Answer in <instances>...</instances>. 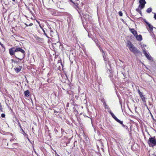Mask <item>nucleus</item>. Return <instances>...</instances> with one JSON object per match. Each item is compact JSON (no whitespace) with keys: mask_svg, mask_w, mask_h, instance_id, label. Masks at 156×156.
Returning a JSON list of instances; mask_svg holds the SVG:
<instances>
[{"mask_svg":"<svg viewBox=\"0 0 156 156\" xmlns=\"http://www.w3.org/2000/svg\"><path fill=\"white\" fill-rule=\"evenodd\" d=\"M58 156H60L59 155H58Z\"/></svg>","mask_w":156,"mask_h":156,"instance_id":"a19ab883","label":"nucleus"},{"mask_svg":"<svg viewBox=\"0 0 156 156\" xmlns=\"http://www.w3.org/2000/svg\"><path fill=\"white\" fill-rule=\"evenodd\" d=\"M144 22L147 24L146 28L147 30L150 32H152L153 31V27L152 25L147 22L146 20H144Z\"/></svg>","mask_w":156,"mask_h":156,"instance_id":"39448f33","label":"nucleus"},{"mask_svg":"<svg viewBox=\"0 0 156 156\" xmlns=\"http://www.w3.org/2000/svg\"><path fill=\"white\" fill-rule=\"evenodd\" d=\"M144 46L146 47V45H144Z\"/></svg>","mask_w":156,"mask_h":156,"instance_id":"4c0bfd02","label":"nucleus"},{"mask_svg":"<svg viewBox=\"0 0 156 156\" xmlns=\"http://www.w3.org/2000/svg\"><path fill=\"white\" fill-rule=\"evenodd\" d=\"M0 44L2 47V48L3 49V51H5V46L0 42Z\"/></svg>","mask_w":156,"mask_h":156,"instance_id":"412c9836","label":"nucleus"},{"mask_svg":"<svg viewBox=\"0 0 156 156\" xmlns=\"http://www.w3.org/2000/svg\"><path fill=\"white\" fill-rule=\"evenodd\" d=\"M11 140L10 141H11L12 140Z\"/></svg>","mask_w":156,"mask_h":156,"instance_id":"58836bf2","label":"nucleus"},{"mask_svg":"<svg viewBox=\"0 0 156 156\" xmlns=\"http://www.w3.org/2000/svg\"><path fill=\"white\" fill-rule=\"evenodd\" d=\"M108 112L109 113L111 114V116H112V118L117 122L120 123L122 126L126 128H127V126L125 125H124L123 124V121H121L116 116L114 115V114L111 112L110 110H109L108 111Z\"/></svg>","mask_w":156,"mask_h":156,"instance_id":"20e7f679","label":"nucleus"},{"mask_svg":"<svg viewBox=\"0 0 156 156\" xmlns=\"http://www.w3.org/2000/svg\"><path fill=\"white\" fill-rule=\"evenodd\" d=\"M129 30L131 33H132L133 34L134 36H136V35L137 34V32L134 29L131 28H129Z\"/></svg>","mask_w":156,"mask_h":156,"instance_id":"9b49d317","label":"nucleus"},{"mask_svg":"<svg viewBox=\"0 0 156 156\" xmlns=\"http://www.w3.org/2000/svg\"><path fill=\"white\" fill-rule=\"evenodd\" d=\"M74 5V7L78 11V12L79 13L80 16H81V10H78V9H79L78 7V4L77 3H75V2L73 3Z\"/></svg>","mask_w":156,"mask_h":156,"instance_id":"9d476101","label":"nucleus"},{"mask_svg":"<svg viewBox=\"0 0 156 156\" xmlns=\"http://www.w3.org/2000/svg\"><path fill=\"white\" fill-rule=\"evenodd\" d=\"M137 91L140 98L145 96V95H143V93L141 92L139 90H138Z\"/></svg>","mask_w":156,"mask_h":156,"instance_id":"4468645a","label":"nucleus"},{"mask_svg":"<svg viewBox=\"0 0 156 156\" xmlns=\"http://www.w3.org/2000/svg\"><path fill=\"white\" fill-rule=\"evenodd\" d=\"M27 9L30 11V12L32 14V13H33V12H32V11L30 10V8H29V7H27Z\"/></svg>","mask_w":156,"mask_h":156,"instance_id":"5701e85b","label":"nucleus"},{"mask_svg":"<svg viewBox=\"0 0 156 156\" xmlns=\"http://www.w3.org/2000/svg\"><path fill=\"white\" fill-rule=\"evenodd\" d=\"M105 107V109H108L109 108H108V106L106 103L105 102H104L103 103Z\"/></svg>","mask_w":156,"mask_h":156,"instance_id":"aec40b11","label":"nucleus"},{"mask_svg":"<svg viewBox=\"0 0 156 156\" xmlns=\"http://www.w3.org/2000/svg\"><path fill=\"white\" fill-rule=\"evenodd\" d=\"M41 28L42 29V28L41 26H40Z\"/></svg>","mask_w":156,"mask_h":156,"instance_id":"e433bc0d","label":"nucleus"},{"mask_svg":"<svg viewBox=\"0 0 156 156\" xmlns=\"http://www.w3.org/2000/svg\"><path fill=\"white\" fill-rule=\"evenodd\" d=\"M54 130L55 131V132L56 133H57V132H58V130H57V129H56V130L55 129V130Z\"/></svg>","mask_w":156,"mask_h":156,"instance_id":"2f4dec72","label":"nucleus"},{"mask_svg":"<svg viewBox=\"0 0 156 156\" xmlns=\"http://www.w3.org/2000/svg\"><path fill=\"white\" fill-rule=\"evenodd\" d=\"M49 28L50 30V31L51 33L53 32V31L51 30V27H49ZM50 35H51V36H52V34L51 33Z\"/></svg>","mask_w":156,"mask_h":156,"instance_id":"393cba45","label":"nucleus"},{"mask_svg":"<svg viewBox=\"0 0 156 156\" xmlns=\"http://www.w3.org/2000/svg\"><path fill=\"white\" fill-rule=\"evenodd\" d=\"M119 14L120 16H122V13L121 11H119Z\"/></svg>","mask_w":156,"mask_h":156,"instance_id":"b1692460","label":"nucleus"},{"mask_svg":"<svg viewBox=\"0 0 156 156\" xmlns=\"http://www.w3.org/2000/svg\"><path fill=\"white\" fill-rule=\"evenodd\" d=\"M147 143L150 147H153L156 145V138L155 136H151L149 138Z\"/></svg>","mask_w":156,"mask_h":156,"instance_id":"7ed1b4c3","label":"nucleus"},{"mask_svg":"<svg viewBox=\"0 0 156 156\" xmlns=\"http://www.w3.org/2000/svg\"><path fill=\"white\" fill-rule=\"evenodd\" d=\"M141 98L143 102L144 103H145L146 102V101L145 100V99H146L145 96L143 97H141Z\"/></svg>","mask_w":156,"mask_h":156,"instance_id":"6ab92c4d","label":"nucleus"},{"mask_svg":"<svg viewBox=\"0 0 156 156\" xmlns=\"http://www.w3.org/2000/svg\"><path fill=\"white\" fill-rule=\"evenodd\" d=\"M135 37H136V38L137 40L141 41L142 40V36L141 35H138L137 34Z\"/></svg>","mask_w":156,"mask_h":156,"instance_id":"f8f14e48","label":"nucleus"},{"mask_svg":"<svg viewBox=\"0 0 156 156\" xmlns=\"http://www.w3.org/2000/svg\"><path fill=\"white\" fill-rule=\"evenodd\" d=\"M61 131L62 133H63L64 132V130L62 129H61Z\"/></svg>","mask_w":156,"mask_h":156,"instance_id":"c756f323","label":"nucleus"},{"mask_svg":"<svg viewBox=\"0 0 156 156\" xmlns=\"http://www.w3.org/2000/svg\"><path fill=\"white\" fill-rule=\"evenodd\" d=\"M97 46L98 47V48H99V49H100V51L102 53V52H104L103 50L102 49V48H101V47L100 46V45L99 44H97Z\"/></svg>","mask_w":156,"mask_h":156,"instance_id":"dca6fc26","label":"nucleus"},{"mask_svg":"<svg viewBox=\"0 0 156 156\" xmlns=\"http://www.w3.org/2000/svg\"><path fill=\"white\" fill-rule=\"evenodd\" d=\"M10 55L18 59L22 60L25 56V51L22 48L17 47H13L9 49Z\"/></svg>","mask_w":156,"mask_h":156,"instance_id":"f257e3e1","label":"nucleus"},{"mask_svg":"<svg viewBox=\"0 0 156 156\" xmlns=\"http://www.w3.org/2000/svg\"><path fill=\"white\" fill-rule=\"evenodd\" d=\"M1 117L2 118H5V115L3 113L2 114H1Z\"/></svg>","mask_w":156,"mask_h":156,"instance_id":"a878e982","label":"nucleus"},{"mask_svg":"<svg viewBox=\"0 0 156 156\" xmlns=\"http://www.w3.org/2000/svg\"><path fill=\"white\" fill-rule=\"evenodd\" d=\"M152 9L151 8H148L146 10V12H147L150 13L152 11Z\"/></svg>","mask_w":156,"mask_h":156,"instance_id":"a211bd4d","label":"nucleus"},{"mask_svg":"<svg viewBox=\"0 0 156 156\" xmlns=\"http://www.w3.org/2000/svg\"><path fill=\"white\" fill-rule=\"evenodd\" d=\"M102 55L103 58L104 59V61L105 62V63L106 64V65H108V66L110 67V63L109 61H108V58H106L105 54V52H104V53L102 52Z\"/></svg>","mask_w":156,"mask_h":156,"instance_id":"6e6552de","label":"nucleus"},{"mask_svg":"<svg viewBox=\"0 0 156 156\" xmlns=\"http://www.w3.org/2000/svg\"><path fill=\"white\" fill-rule=\"evenodd\" d=\"M143 53L144 54V55L149 60L151 59V57L148 54L146 51L145 49L144 48L142 49Z\"/></svg>","mask_w":156,"mask_h":156,"instance_id":"1a4fd4ad","label":"nucleus"},{"mask_svg":"<svg viewBox=\"0 0 156 156\" xmlns=\"http://www.w3.org/2000/svg\"><path fill=\"white\" fill-rule=\"evenodd\" d=\"M139 13H140V14H141V12H139Z\"/></svg>","mask_w":156,"mask_h":156,"instance_id":"f704fd0d","label":"nucleus"},{"mask_svg":"<svg viewBox=\"0 0 156 156\" xmlns=\"http://www.w3.org/2000/svg\"><path fill=\"white\" fill-rule=\"evenodd\" d=\"M56 111L55 110H54V113H55L56 112Z\"/></svg>","mask_w":156,"mask_h":156,"instance_id":"c9c22d12","label":"nucleus"},{"mask_svg":"<svg viewBox=\"0 0 156 156\" xmlns=\"http://www.w3.org/2000/svg\"><path fill=\"white\" fill-rule=\"evenodd\" d=\"M17 121L18 122V125L20 127V128L21 129V130L22 131V134L25 136H27V139H28V140L30 141L29 139L28 138V135L23 130V129L22 128V127L21 126V125L20 123V122L19 120H17Z\"/></svg>","mask_w":156,"mask_h":156,"instance_id":"0eeeda50","label":"nucleus"},{"mask_svg":"<svg viewBox=\"0 0 156 156\" xmlns=\"http://www.w3.org/2000/svg\"><path fill=\"white\" fill-rule=\"evenodd\" d=\"M51 13L52 15H55V13Z\"/></svg>","mask_w":156,"mask_h":156,"instance_id":"473e14b6","label":"nucleus"},{"mask_svg":"<svg viewBox=\"0 0 156 156\" xmlns=\"http://www.w3.org/2000/svg\"><path fill=\"white\" fill-rule=\"evenodd\" d=\"M96 41H97V40H96V41H95V42H96Z\"/></svg>","mask_w":156,"mask_h":156,"instance_id":"ea45409f","label":"nucleus"},{"mask_svg":"<svg viewBox=\"0 0 156 156\" xmlns=\"http://www.w3.org/2000/svg\"><path fill=\"white\" fill-rule=\"evenodd\" d=\"M154 18L156 20V13H154Z\"/></svg>","mask_w":156,"mask_h":156,"instance_id":"cd10ccee","label":"nucleus"},{"mask_svg":"<svg viewBox=\"0 0 156 156\" xmlns=\"http://www.w3.org/2000/svg\"><path fill=\"white\" fill-rule=\"evenodd\" d=\"M42 29L43 30V31L44 33V34L45 35L47 38H49L50 37L48 36L47 35V34L46 33L45 30L43 28H42Z\"/></svg>","mask_w":156,"mask_h":156,"instance_id":"f3484780","label":"nucleus"},{"mask_svg":"<svg viewBox=\"0 0 156 156\" xmlns=\"http://www.w3.org/2000/svg\"><path fill=\"white\" fill-rule=\"evenodd\" d=\"M12 0V1L14 2H15L16 0Z\"/></svg>","mask_w":156,"mask_h":156,"instance_id":"72a5a7b5","label":"nucleus"},{"mask_svg":"<svg viewBox=\"0 0 156 156\" xmlns=\"http://www.w3.org/2000/svg\"><path fill=\"white\" fill-rule=\"evenodd\" d=\"M25 96L27 97H28L30 95V91L29 90H27L24 91Z\"/></svg>","mask_w":156,"mask_h":156,"instance_id":"ddd939ff","label":"nucleus"},{"mask_svg":"<svg viewBox=\"0 0 156 156\" xmlns=\"http://www.w3.org/2000/svg\"><path fill=\"white\" fill-rule=\"evenodd\" d=\"M140 5H139V7L140 8V9H143L145 7V5L146 3V1L145 0H140L139 1Z\"/></svg>","mask_w":156,"mask_h":156,"instance_id":"423d86ee","label":"nucleus"},{"mask_svg":"<svg viewBox=\"0 0 156 156\" xmlns=\"http://www.w3.org/2000/svg\"><path fill=\"white\" fill-rule=\"evenodd\" d=\"M33 25V23H30L29 24V26H32Z\"/></svg>","mask_w":156,"mask_h":156,"instance_id":"7c9ffc66","label":"nucleus"},{"mask_svg":"<svg viewBox=\"0 0 156 156\" xmlns=\"http://www.w3.org/2000/svg\"><path fill=\"white\" fill-rule=\"evenodd\" d=\"M14 69L15 71L17 73L20 72L21 70V68H20L18 67L14 68Z\"/></svg>","mask_w":156,"mask_h":156,"instance_id":"2eb2a0df","label":"nucleus"},{"mask_svg":"<svg viewBox=\"0 0 156 156\" xmlns=\"http://www.w3.org/2000/svg\"><path fill=\"white\" fill-rule=\"evenodd\" d=\"M141 9H140V8L139 7V6L138 8L136 9V11L137 12H141Z\"/></svg>","mask_w":156,"mask_h":156,"instance_id":"4be33fe9","label":"nucleus"},{"mask_svg":"<svg viewBox=\"0 0 156 156\" xmlns=\"http://www.w3.org/2000/svg\"><path fill=\"white\" fill-rule=\"evenodd\" d=\"M127 46L129 48L130 51L134 54L140 53V52L129 41L127 43Z\"/></svg>","mask_w":156,"mask_h":156,"instance_id":"f03ea898","label":"nucleus"},{"mask_svg":"<svg viewBox=\"0 0 156 156\" xmlns=\"http://www.w3.org/2000/svg\"><path fill=\"white\" fill-rule=\"evenodd\" d=\"M69 2H72V3H74V2L72 1V0H69Z\"/></svg>","mask_w":156,"mask_h":156,"instance_id":"c85d7f7f","label":"nucleus"},{"mask_svg":"<svg viewBox=\"0 0 156 156\" xmlns=\"http://www.w3.org/2000/svg\"><path fill=\"white\" fill-rule=\"evenodd\" d=\"M11 61H12V62H14V63H16V62H17V61H15V60H14L13 59H12L11 60Z\"/></svg>","mask_w":156,"mask_h":156,"instance_id":"bb28decb","label":"nucleus"}]
</instances>
